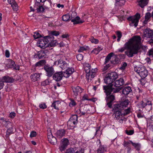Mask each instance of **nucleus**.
I'll return each mask as SVG.
<instances>
[{"instance_id":"1","label":"nucleus","mask_w":153,"mask_h":153,"mask_svg":"<svg viewBox=\"0 0 153 153\" xmlns=\"http://www.w3.org/2000/svg\"><path fill=\"white\" fill-rule=\"evenodd\" d=\"M140 40V37L139 36L133 37L125 44L124 47L119 49L118 51L122 53L126 49L127 50L125 52V54L129 57H133L138 52Z\"/></svg>"},{"instance_id":"2","label":"nucleus","mask_w":153,"mask_h":153,"mask_svg":"<svg viewBox=\"0 0 153 153\" xmlns=\"http://www.w3.org/2000/svg\"><path fill=\"white\" fill-rule=\"evenodd\" d=\"M103 89L107 95L105 98L106 101L107 102V105L109 108H111L113 102L115 100V97L113 95L108 96L111 93L113 90V88L108 86H103Z\"/></svg>"},{"instance_id":"3","label":"nucleus","mask_w":153,"mask_h":153,"mask_svg":"<svg viewBox=\"0 0 153 153\" xmlns=\"http://www.w3.org/2000/svg\"><path fill=\"white\" fill-rule=\"evenodd\" d=\"M91 67L89 64L86 63L84 65V70L86 73V78L89 81L91 80L95 76L96 72L97 71V68L92 69L91 71Z\"/></svg>"},{"instance_id":"4","label":"nucleus","mask_w":153,"mask_h":153,"mask_svg":"<svg viewBox=\"0 0 153 153\" xmlns=\"http://www.w3.org/2000/svg\"><path fill=\"white\" fill-rule=\"evenodd\" d=\"M134 70L142 78H145L147 75V71L144 66L135 67Z\"/></svg>"},{"instance_id":"5","label":"nucleus","mask_w":153,"mask_h":153,"mask_svg":"<svg viewBox=\"0 0 153 153\" xmlns=\"http://www.w3.org/2000/svg\"><path fill=\"white\" fill-rule=\"evenodd\" d=\"M140 18V15L138 13H137L134 16H130L128 18V20L131 22L130 25L131 26H134L136 27L138 25L139 21V19Z\"/></svg>"},{"instance_id":"6","label":"nucleus","mask_w":153,"mask_h":153,"mask_svg":"<svg viewBox=\"0 0 153 153\" xmlns=\"http://www.w3.org/2000/svg\"><path fill=\"white\" fill-rule=\"evenodd\" d=\"M122 108H121L120 105H116L114 108L115 113L114 115L117 119H119L122 117L123 114L122 112Z\"/></svg>"},{"instance_id":"7","label":"nucleus","mask_w":153,"mask_h":153,"mask_svg":"<svg viewBox=\"0 0 153 153\" xmlns=\"http://www.w3.org/2000/svg\"><path fill=\"white\" fill-rule=\"evenodd\" d=\"M44 69L46 73V75L48 77L51 76L54 73V70L52 66L48 65H45Z\"/></svg>"},{"instance_id":"8","label":"nucleus","mask_w":153,"mask_h":153,"mask_svg":"<svg viewBox=\"0 0 153 153\" xmlns=\"http://www.w3.org/2000/svg\"><path fill=\"white\" fill-rule=\"evenodd\" d=\"M6 66L9 68H12L16 70H19V65H16L15 62L11 59L7 60V63L6 65Z\"/></svg>"},{"instance_id":"9","label":"nucleus","mask_w":153,"mask_h":153,"mask_svg":"<svg viewBox=\"0 0 153 153\" xmlns=\"http://www.w3.org/2000/svg\"><path fill=\"white\" fill-rule=\"evenodd\" d=\"M74 71V70L72 68H68L66 69L65 71H63L62 73V75L66 78L69 77Z\"/></svg>"},{"instance_id":"10","label":"nucleus","mask_w":153,"mask_h":153,"mask_svg":"<svg viewBox=\"0 0 153 153\" xmlns=\"http://www.w3.org/2000/svg\"><path fill=\"white\" fill-rule=\"evenodd\" d=\"M38 46L43 48H45L48 46V44H47L46 40L45 38L42 39H40L38 42Z\"/></svg>"},{"instance_id":"11","label":"nucleus","mask_w":153,"mask_h":153,"mask_svg":"<svg viewBox=\"0 0 153 153\" xmlns=\"http://www.w3.org/2000/svg\"><path fill=\"white\" fill-rule=\"evenodd\" d=\"M48 51L46 50L39 51L37 53V55L39 59H41L43 57L45 58L46 57L48 56Z\"/></svg>"},{"instance_id":"12","label":"nucleus","mask_w":153,"mask_h":153,"mask_svg":"<svg viewBox=\"0 0 153 153\" xmlns=\"http://www.w3.org/2000/svg\"><path fill=\"white\" fill-rule=\"evenodd\" d=\"M49 142L53 145L56 144L57 142L55 137L53 136L51 133H49L48 136Z\"/></svg>"},{"instance_id":"13","label":"nucleus","mask_w":153,"mask_h":153,"mask_svg":"<svg viewBox=\"0 0 153 153\" xmlns=\"http://www.w3.org/2000/svg\"><path fill=\"white\" fill-rule=\"evenodd\" d=\"M153 36V31L149 29H146L143 32V36L144 37L150 38Z\"/></svg>"},{"instance_id":"14","label":"nucleus","mask_w":153,"mask_h":153,"mask_svg":"<svg viewBox=\"0 0 153 153\" xmlns=\"http://www.w3.org/2000/svg\"><path fill=\"white\" fill-rule=\"evenodd\" d=\"M142 108H144L146 106V108L147 110L150 111L152 108V104L151 102L149 101H147V103L144 102L143 101H142L140 102Z\"/></svg>"},{"instance_id":"15","label":"nucleus","mask_w":153,"mask_h":153,"mask_svg":"<svg viewBox=\"0 0 153 153\" xmlns=\"http://www.w3.org/2000/svg\"><path fill=\"white\" fill-rule=\"evenodd\" d=\"M124 84V81L123 78L120 79L115 81L114 83V86L117 87H120Z\"/></svg>"},{"instance_id":"16","label":"nucleus","mask_w":153,"mask_h":153,"mask_svg":"<svg viewBox=\"0 0 153 153\" xmlns=\"http://www.w3.org/2000/svg\"><path fill=\"white\" fill-rule=\"evenodd\" d=\"M62 77V73L61 72H59L55 73L53 76V79L56 81H60Z\"/></svg>"},{"instance_id":"17","label":"nucleus","mask_w":153,"mask_h":153,"mask_svg":"<svg viewBox=\"0 0 153 153\" xmlns=\"http://www.w3.org/2000/svg\"><path fill=\"white\" fill-rule=\"evenodd\" d=\"M76 15V13L75 12L72 13L71 15V18L69 14H66L63 15L62 17V20L64 21H67L69 20L72 19L74 17V16Z\"/></svg>"},{"instance_id":"18","label":"nucleus","mask_w":153,"mask_h":153,"mask_svg":"<svg viewBox=\"0 0 153 153\" xmlns=\"http://www.w3.org/2000/svg\"><path fill=\"white\" fill-rule=\"evenodd\" d=\"M73 90L74 93V95L75 96V97L80 94L82 92V89L79 86H77L76 88H73Z\"/></svg>"},{"instance_id":"19","label":"nucleus","mask_w":153,"mask_h":153,"mask_svg":"<svg viewBox=\"0 0 153 153\" xmlns=\"http://www.w3.org/2000/svg\"><path fill=\"white\" fill-rule=\"evenodd\" d=\"M104 81L106 84L110 85V86L108 85V86L112 88V86L114 85V83L111 84L112 83H114V81L108 76V75H107V76L105 77L104 79Z\"/></svg>"},{"instance_id":"20","label":"nucleus","mask_w":153,"mask_h":153,"mask_svg":"<svg viewBox=\"0 0 153 153\" xmlns=\"http://www.w3.org/2000/svg\"><path fill=\"white\" fill-rule=\"evenodd\" d=\"M56 134L57 138L59 139L61 138L65 135V131L63 129L59 130L57 131Z\"/></svg>"},{"instance_id":"21","label":"nucleus","mask_w":153,"mask_h":153,"mask_svg":"<svg viewBox=\"0 0 153 153\" xmlns=\"http://www.w3.org/2000/svg\"><path fill=\"white\" fill-rule=\"evenodd\" d=\"M58 63L59 65V66L63 69H66L68 68V64L65 62H63L62 60H60L59 61H58Z\"/></svg>"},{"instance_id":"22","label":"nucleus","mask_w":153,"mask_h":153,"mask_svg":"<svg viewBox=\"0 0 153 153\" xmlns=\"http://www.w3.org/2000/svg\"><path fill=\"white\" fill-rule=\"evenodd\" d=\"M40 75L39 74H33L30 76V79L33 82L36 81L39 79L40 77Z\"/></svg>"},{"instance_id":"23","label":"nucleus","mask_w":153,"mask_h":153,"mask_svg":"<svg viewBox=\"0 0 153 153\" xmlns=\"http://www.w3.org/2000/svg\"><path fill=\"white\" fill-rule=\"evenodd\" d=\"M71 21L74 24L82 23L84 22V21L82 20H80V18L78 16H77L73 19H71Z\"/></svg>"},{"instance_id":"24","label":"nucleus","mask_w":153,"mask_h":153,"mask_svg":"<svg viewBox=\"0 0 153 153\" xmlns=\"http://www.w3.org/2000/svg\"><path fill=\"white\" fill-rule=\"evenodd\" d=\"M107 75L113 81H114L118 77V75L117 73L114 72L109 73Z\"/></svg>"},{"instance_id":"25","label":"nucleus","mask_w":153,"mask_h":153,"mask_svg":"<svg viewBox=\"0 0 153 153\" xmlns=\"http://www.w3.org/2000/svg\"><path fill=\"white\" fill-rule=\"evenodd\" d=\"M149 0H138L139 5L142 8L144 7L148 4Z\"/></svg>"},{"instance_id":"26","label":"nucleus","mask_w":153,"mask_h":153,"mask_svg":"<svg viewBox=\"0 0 153 153\" xmlns=\"http://www.w3.org/2000/svg\"><path fill=\"white\" fill-rule=\"evenodd\" d=\"M106 148L104 146L100 145L97 151V153H103L106 152Z\"/></svg>"},{"instance_id":"27","label":"nucleus","mask_w":153,"mask_h":153,"mask_svg":"<svg viewBox=\"0 0 153 153\" xmlns=\"http://www.w3.org/2000/svg\"><path fill=\"white\" fill-rule=\"evenodd\" d=\"M132 91L130 87L129 86L125 88L123 90V93L125 95H127Z\"/></svg>"},{"instance_id":"28","label":"nucleus","mask_w":153,"mask_h":153,"mask_svg":"<svg viewBox=\"0 0 153 153\" xmlns=\"http://www.w3.org/2000/svg\"><path fill=\"white\" fill-rule=\"evenodd\" d=\"M114 54V53H111L109 54L106 56L105 59V61L104 62L105 64H106L108 63H110V60L111 59V58L112 57V55Z\"/></svg>"},{"instance_id":"29","label":"nucleus","mask_w":153,"mask_h":153,"mask_svg":"<svg viewBox=\"0 0 153 153\" xmlns=\"http://www.w3.org/2000/svg\"><path fill=\"white\" fill-rule=\"evenodd\" d=\"M2 80L4 82H12L14 81V79L9 76H4Z\"/></svg>"},{"instance_id":"30","label":"nucleus","mask_w":153,"mask_h":153,"mask_svg":"<svg viewBox=\"0 0 153 153\" xmlns=\"http://www.w3.org/2000/svg\"><path fill=\"white\" fill-rule=\"evenodd\" d=\"M46 42H47V43L48 44L49 43L48 45H49L50 44V42L52 41V40L54 39V37L52 35H49L48 36H46L44 37Z\"/></svg>"},{"instance_id":"31","label":"nucleus","mask_w":153,"mask_h":153,"mask_svg":"<svg viewBox=\"0 0 153 153\" xmlns=\"http://www.w3.org/2000/svg\"><path fill=\"white\" fill-rule=\"evenodd\" d=\"M60 105V102L59 101H54L52 103L51 107H53L56 109H59V108Z\"/></svg>"},{"instance_id":"32","label":"nucleus","mask_w":153,"mask_h":153,"mask_svg":"<svg viewBox=\"0 0 153 153\" xmlns=\"http://www.w3.org/2000/svg\"><path fill=\"white\" fill-rule=\"evenodd\" d=\"M119 62V59L117 56L112 57V59L110 61V62L114 64H118Z\"/></svg>"},{"instance_id":"33","label":"nucleus","mask_w":153,"mask_h":153,"mask_svg":"<svg viewBox=\"0 0 153 153\" xmlns=\"http://www.w3.org/2000/svg\"><path fill=\"white\" fill-rule=\"evenodd\" d=\"M126 0H116V4L117 5L122 6L124 4Z\"/></svg>"},{"instance_id":"34","label":"nucleus","mask_w":153,"mask_h":153,"mask_svg":"<svg viewBox=\"0 0 153 153\" xmlns=\"http://www.w3.org/2000/svg\"><path fill=\"white\" fill-rule=\"evenodd\" d=\"M76 123H74V122H73L69 120L67 122V126H68L70 128H74V125Z\"/></svg>"},{"instance_id":"35","label":"nucleus","mask_w":153,"mask_h":153,"mask_svg":"<svg viewBox=\"0 0 153 153\" xmlns=\"http://www.w3.org/2000/svg\"><path fill=\"white\" fill-rule=\"evenodd\" d=\"M78 117L76 115H74L71 116L70 120L74 122V123H77Z\"/></svg>"},{"instance_id":"36","label":"nucleus","mask_w":153,"mask_h":153,"mask_svg":"<svg viewBox=\"0 0 153 153\" xmlns=\"http://www.w3.org/2000/svg\"><path fill=\"white\" fill-rule=\"evenodd\" d=\"M129 103V101L128 100H126L124 101L122 103H121V104L120 105H120L121 108H122L123 109V107L122 106H124L125 107H126L128 104Z\"/></svg>"},{"instance_id":"37","label":"nucleus","mask_w":153,"mask_h":153,"mask_svg":"<svg viewBox=\"0 0 153 153\" xmlns=\"http://www.w3.org/2000/svg\"><path fill=\"white\" fill-rule=\"evenodd\" d=\"M45 61L44 60H42L39 61L37 63H36L35 65L36 66L43 65H45Z\"/></svg>"},{"instance_id":"38","label":"nucleus","mask_w":153,"mask_h":153,"mask_svg":"<svg viewBox=\"0 0 153 153\" xmlns=\"http://www.w3.org/2000/svg\"><path fill=\"white\" fill-rule=\"evenodd\" d=\"M52 4V2L51 0H49L48 2H46L44 5V6L46 9L49 8V7L51 6Z\"/></svg>"},{"instance_id":"39","label":"nucleus","mask_w":153,"mask_h":153,"mask_svg":"<svg viewBox=\"0 0 153 153\" xmlns=\"http://www.w3.org/2000/svg\"><path fill=\"white\" fill-rule=\"evenodd\" d=\"M49 34L50 35H52L53 36L54 35L57 36L59 35V31H52L50 32Z\"/></svg>"},{"instance_id":"40","label":"nucleus","mask_w":153,"mask_h":153,"mask_svg":"<svg viewBox=\"0 0 153 153\" xmlns=\"http://www.w3.org/2000/svg\"><path fill=\"white\" fill-rule=\"evenodd\" d=\"M91 106L89 105H86L84 106L83 110L86 112H88L89 111L90 108Z\"/></svg>"},{"instance_id":"41","label":"nucleus","mask_w":153,"mask_h":153,"mask_svg":"<svg viewBox=\"0 0 153 153\" xmlns=\"http://www.w3.org/2000/svg\"><path fill=\"white\" fill-rule=\"evenodd\" d=\"M11 7H12L13 10L15 11H17L18 10V6L16 2H15L13 4H12Z\"/></svg>"},{"instance_id":"42","label":"nucleus","mask_w":153,"mask_h":153,"mask_svg":"<svg viewBox=\"0 0 153 153\" xmlns=\"http://www.w3.org/2000/svg\"><path fill=\"white\" fill-rule=\"evenodd\" d=\"M69 141L68 139H64L63 141L62 144L65 146L66 147L68 144Z\"/></svg>"},{"instance_id":"43","label":"nucleus","mask_w":153,"mask_h":153,"mask_svg":"<svg viewBox=\"0 0 153 153\" xmlns=\"http://www.w3.org/2000/svg\"><path fill=\"white\" fill-rule=\"evenodd\" d=\"M90 41L92 43L97 44L98 43L99 41L97 39H95L93 37H91L90 39Z\"/></svg>"},{"instance_id":"44","label":"nucleus","mask_w":153,"mask_h":153,"mask_svg":"<svg viewBox=\"0 0 153 153\" xmlns=\"http://www.w3.org/2000/svg\"><path fill=\"white\" fill-rule=\"evenodd\" d=\"M75 150L74 149L72 148H71L68 149L66 150V153H75Z\"/></svg>"},{"instance_id":"45","label":"nucleus","mask_w":153,"mask_h":153,"mask_svg":"<svg viewBox=\"0 0 153 153\" xmlns=\"http://www.w3.org/2000/svg\"><path fill=\"white\" fill-rule=\"evenodd\" d=\"M57 44V42L56 40L53 39L51 42H50V44L49 45L51 47L54 46L56 45Z\"/></svg>"},{"instance_id":"46","label":"nucleus","mask_w":153,"mask_h":153,"mask_svg":"<svg viewBox=\"0 0 153 153\" xmlns=\"http://www.w3.org/2000/svg\"><path fill=\"white\" fill-rule=\"evenodd\" d=\"M147 54L150 57H153V48L149 50L147 52Z\"/></svg>"},{"instance_id":"47","label":"nucleus","mask_w":153,"mask_h":153,"mask_svg":"<svg viewBox=\"0 0 153 153\" xmlns=\"http://www.w3.org/2000/svg\"><path fill=\"white\" fill-rule=\"evenodd\" d=\"M39 106L40 108L42 109H44L47 108V105L45 103L39 104Z\"/></svg>"},{"instance_id":"48","label":"nucleus","mask_w":153,"mask_h":153,"mask_svg":"<svg viewBox=\"0 0 153 153\" xmlns=\"http://www.w3.org/2000/svg\"><path fill=\"white\" fill-rule=\"evenodd\" d=\"M49 83L48 80L46 79L42 82V86H45L49 84Z\"/></svg>"},{"instance_id":"49","label":"nucleus","mask_w":153,"mask_h":153,"mask_svg":"<svg viewBox=\"0 0 153 153\" xmlns=\"http://www.w3.org/2000/svg\"><path fill=\"white\" fill-rule=\"evenodd\" d=\"M34 38L35 39L38 38L41 36V35L38 32H35L34 35H33Z\"/></svg>"},{"instance_id":"50","label":"nucleus","mask_w":153,"mask_h":153,"mask_svg":"<svg viewBox=\"0 0 153 153\" xmlns=\"http://www.w3.org/2000/svg\"><path fill=\"white\" fill-rule=\"evenodd\" d=\"M76 58L79 61H81L83 59V56L82 54H79L77 55Z\"/></svg>"},{"instance_id":"51","label":"nucleus","mask_w":153,"mask_h":153,"mask_svg":"<svg viewBox=\"0 0 153 153\" xmlns=\"http://www.w3.org/2000/svg\"><path fill=\"white\" fill-rule=\"evenodd\" d=\"M44 9H45L42 6H40L37 9V11L38 12H43Z\"/></svg>"},{"instance_id":"52","label":"nucleus","mask_w":153,"mask_h":153,"mask_svg":"<svg viewBox=\"0 0 153 153\" xmlns=\"http://www.w3.org/2000/svg\"><path fill=\"white\" fill-rule=\"evenodd\" d=\"M126 132L128 135H131L133 134L134 131L132 130H130L129 131L126 130Z\"/></svg>"},{"instance_id":"53","label":"nucleus","mask_w":153,"mask_h":153,"mask_svg":"<svg viewBox=\"0 0 153 153\" xmlns=\"http://www.w3.org/2000/svg\"><path fill=\"white\" fill-rule=\"evenodd\" d=\"M36 131H33L30 133V137H33L36 136Z\"/></svg>"},{"instance_id":"54","label":"nucleus","mask_w":153,"mask_h":153,"mask_svg":"<svg viewBox=\"0 0 153 153\" xmlns=\"http://www.w3.org/2000/svg\"><path fill=\"white\" fill-rule=\"evenodd\" d=\"M151 17V14L150 13H147L145 16V19H149Z\"/></svg>"},{"instance_id":"55","label":"nucleus","mask_w":153,"mask_h":153,"mask_svg":"<svg viewBox=\"0 0 153 153\" xmlns=\"http://www.w3.org/2000/svg\"><path fill=\"white\" fill-rule=\"evenodd\" d=\"M67 147L61 144L60 146L59 147V150L61 151H64Z\"/></svg>"},{"instance_id":"56","label":"nucleus","mask_w":153,"mask_h":153,"mask_svg":"<svg viewBox=\"0 0 153 153\" xmlns=\"http://www.w3.org/2000/svg\"><path fill=\"white\" fill-rule=\"evenodd\" d=\"M131 143L137 149H138L140 147V145L139 144L133 143L132 142H131Z\"/></svg>"},{"instance_id":"57","label":"nucleus","mask_w":153,"mask_h":153,"mask_svg":"<svg viewBox=\"0 0 153 153\" xmlns=\"http://www.w3.org/2000/svg\"><path fill=\"white\" fill-rule=\"evenodd\" d=\"M127 65V64L126 62H124L122 66L120 68V69L122 70H124Z\"/></svg>"},{"instance_id":"58","label":"nucleus","mask_w":153,"mask_h":153,"mask_svg":"<svg viewBox=\"0 0 153 153\" xmlns=\"http://www.w3.org/2000/svg\"><path fill=\"white\" fill-rule=\"evenodd\" d=\"M76 104V102L73 100H72L71 102L69 103V105L71 107L74 106Z\"/></svg>"},{"instance_id":"59","label":"nucleus","mask_w":153,"mask_h":153,"mask_svg":"<svg viewBox=\"0 0 153 153\" xmlns=\"http://www.w3.org/2000/svg\"><path fill=\"white\" fill-rule=\"evenodd\" d=\"M86 49L84 47H80L79 48L78 50V52H81L85 51Z\"/></svg>"},{"instance_id":"60","label":"nucleus","mask_w":153,"mask_h":153,"mask_svg":"<svg viewBox=\"0 0 153 153\" xmlns=\"http://www.w3.org/2000/svg\"><path fill=\"white\" fill-rule=\"evenodd\" d=\"M4 82L2 79L1 80H0V90L3 88L4 85Z\"/></svg>"},{"instance_id":"61","label":"nucleus","mask_w":153,"mask_h":153,"mask_svg":"<svg viewBox=\"0 0 153 153\" xmlns=\"http://www.w3.org/2000/svg\"><path fill=\"white\" fill-rule=\"evenodd\" d=\"M15 115L16 113L14 112H12L10 114V117L12 118H13L15 116Z\"/></svg>"},{"instance_id":"62","label":"nucleus","mask_w":153,"mask_h":153,"mask_svg":"<svg viewBox=\"0 0 153 153\" xmlns=\"http://www.w3.org/2000/svg\"><path fill=\"white\" fill-rule=\"evenodd\" d=\"M110 67V65L109 64H108L106 65L105 66L103 69V71H105L107 70L109 67Z\"/></svg>"},{"instance_id":"63","label":"nucleus","mask_w":153,"mask_h":153,"mask_svg":"<svg viewBox=\"0 0 153 153\" xmlns=\"http://www.w3.org/2000/svg\"><path fill=\"white\" fill-rule=\"evenodd\" d=\"M5 56L7 57H9L10 56V52L8 50H6L5 52Z\"/></svg>"},{"instance_id":"64","label":"nucleus","mask_w":153,"mask_h":153,"mask_svg":"<svg viewBox=\"0 0 153 153\" xmlns=\"http://www.w3.org/2000/svg\"><path fill=\"white\" fill-rule=\"evenodd\" d=\"M75 153H84V150L81 149L79 150H77Z\"/></svg>"}]
</instances>
